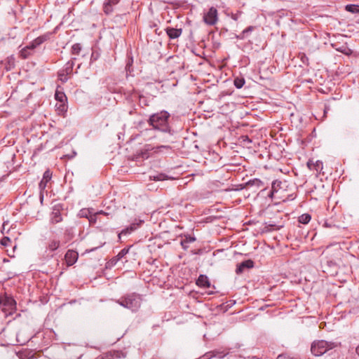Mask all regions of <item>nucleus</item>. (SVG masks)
Wrapping results in <instances>:
<instances>
[{
  "label": "nucleus",
  "mask_w": 359,
  "mask_h": 359,
  "mask_svg": "<svg viewBox=\"0 0 359 359\" xmlns=\"http://www.w3.org/2000/svg\"><path fill=\"white\" fill-rule=\"evenodd\" d=\"M61 242L56 238L50 239L47 243L46 249L53 252L57 250L60 246Z\"/></svg>",
  "instance_id": "nucleus-16"
},
{
  "label": "nucleus",
  "mask_w": 359,
  "mask_h": 359,
  "mask_svg": "<svg viewBox=\"0 0 359 359\" xmlns=\"http://www.w3.org/2000/svg\"><path fill=\"white\" fill-rule=\"evenodd\" d=\"M51 36L50 32H47L43 35H41L34 39L32 42L36 46V47L41 45L43 43L46 42V41L49 40Z\"/></svg>",
  "instance_id": "nucleus-20"
},
{
  "label": "nucleus",
  "mask_w": 359,
  "mask_h": 359,
  "mask_svg": "<svg viewBox=\"0 0 359 359\" xmlns=\"http://www.w3.org/2000/svg\"><path fill=\"white\" fill-rule=\"evenodd\" d=\"M101 214H103V215H108L107 213L104 212V211L101 210L100 212H97L96 213H94V214H91L90 215V217H88V221L90 222V224H95L96 222H97V216L99 215H101Z\"/></svg>",
  "instance_id": "nucleus-31"
},
{
  "label": "nucleus",
  "mask_w": 359,
  "mask_h": 359,
  "mask_svg": "<svg viewBox=\"0 0 359 359\" xmlns=\"http://www.w3.org/2000/svg\"><path fill=\"white\" fill-rule=\"evenodd\" d=\"M324 226H327V227H330V225L328 224L327 222H325Z\"/></svg>",
  "instance_id": "nucleus-55"
},
{
  "label": "nucleus",
  "mask_w": 359,
  "mask_h": 359,
  "mask_svg": "<svg viewBox=\"0 0 359 359\" xmlns=\"http://www.w3.org/2000/svg\"><path fill=\"white\" fill-rule=\"evenodd\" d=\"M218 20V13L216 8L212 6L203 15V21L208 25H214Z\"/></svg>",
  "instance_id": "nucleus-6"
},
{
  "label": "nucleus",
  "mask_w": 359,
  "mask_h": 359,
  "mask_svg": "<svg viewBox=\"0 0 359 359\" xmlns=\"http://www.w3.org/2000/svg\"><path fill=\"white\" fill-rule=\"evenodd\" d=\"M140 104L142 107H144V106L148 105L147 101L144 97H143V96L140 97Z\"/></svg>",
  "instance_id": "nucleus-44"
},
{
  "label": "nucleus",
  "mask_w": 359,
  "mask_h": 359,
  "mask_svg": "<svg viewBox=\"0 0 359 359\" xmlns=\"http://www.w3.org/2000/svg\"><path fill=\"white\" fill-rule=\"evenodd\" d=\"M355 353L359 356V345L355 348Z\"/></svg>",
  "instance_id": "nucleus-54"
},
{
  "label": "nucleus",
  "mask_w": 359,
  "mask_h": 359,
  "mask_svg": "<svg viewBox=\"0 0 359 359\" xmlns=\"http://www.w3.org/2000/svg\"><path fill=\"white\" fill-rule=\"evenodd\" d=\"M46 184H47V182H46V181H44V180H41V181L39 183V187L41 189H44L46 187Z\"/></svg>",
  "instance_id": "nucleus-49"
},
{
  "label": "nucleus",
  "mask_w": 359,
  "mask_h": 359,
  "mask_svg": "<svg viewBox=\"0 0 359 359\" xmlns=\"http://www.w3.org/2000/svg\"><path fill=\"white\" fill-rule=\"evenodd\" d=\"M132 247V245H130L127 248H124L123 249H122L119 252L118 254L116 255L117 256V259H118L119 260H121V259H123V257H125V256L128 253L130 248Z\"/></svg>",
  "instance_id": "nucleus-32"
},
{
  "label": "nucleus",
  "mask_w": 359,
  "mask_h": 359,
  "mask_svg": "<svg viewBox=\"0 0 359 359\" xmlns=\"http://www.w3.org/2000/svg\"><path fill=\"white\" fill-rule=\"evenodd\" d=\"M0 243L1 245L6 247L10 245V244L11 243V240L9 237L4 236L1 239Z\"/></svg>",
  "instance_id": "nucleus-38"
},
{
  "label": "nucleus",
  "mask_w": 359,
  "mask_h": 359,
  "mask_svg": "<svg viewBox=\"0 0 359 359\" xmlns=\"http://www.w3.org/2000/svg\"><path fill=\"white\" fill-rule=\"evenodd\" d=\"M255 29V27L254 26H249L247 28H245L243 32L248 36L249 34H250L252 31H254Z\"/></svg>",
  "instance_id": "nucleus-43"
},
{
  "label": "nucleus",
  "mask_w": 359,
  "mask_h": 359,
  "mask_svg": "<svg viewBox=\"0 0 359 359\" xmlns=\"http://www.w3.org/2000/svg\"><path fill=\"white\" fill-rule=\"evenodd\" d=\"M337 343L325 340H315L311 346V352L315 356H321L337 346Z\"/></svg>",
  "instance_id": "nucleus-3"
},
{
  "label": "nucleus",
  "mask_w": 359,
  "mask_h": 359,
  "mask_svg": "<svg viewBox=\"0 0 359 359\" xmlns=\"http://www.w3.org/2000/svg\"><path fill=\"white\" fill-rule=\"evenodd\" d=\"M156 131H157V129H154L153 127H151L150 128H145L140 131V135L144 137H148V140H151L156 137L154 135Z\"/></svg>",
  "instance_id": "nucleus-21"
},
{
  "label": "nucleus",
  "mask_w": 359,
  "mask_h": 359,
  "mask_svg": "<svg viewBox=\"0 0 359 359\" xmlns=\"http://www.w3.org/2000/svg\"><path fill=\"white\" fill-rule=\"evenodd\" d=\"M74 237V228L73 227H67L65 230L62 242L64 243H67V242L72 240Z\"/></svg>",
  "instance_id": "nucleus-19"
},
{
  "label": "nucleus",
  "mask_w": 359,
  "mask_h": 359,
  "mask_svg": "<svg viewBox=\"0 0 359 359\" xmlns=\"http://www.w3.org/2000/svg\"><path fill=\"white\" fill-rule=\"evenodd\" d=\"M144 126V121H140L138 123V125H137L139 128H143Z\"/></svg>",
  "instance_id": "nucleus-52"
},
{
  "label": "nucleus",
  "mask_w": 359,
  "mask_h": 359,
  "mask_svg": "<svg viewBox=\"0 0 359 359\" xmlns=\"http://www.w3.org/2000/svg\"><path fill=\"white\" fill-rule=\"evenodd\" d=\"M0 309L6 316L12 315L16 311V302L6 294L0 296Z\"/></svg>",
  "instance_id": "nucleus-5"
},
{
  "label": "nucleus",
  "mask_w": 359,
  "mask_h": 359,
  "mask_svg": "<svg viewBox=\"0 0 359 359\" xmlns=\"http://www.w3.org/2000/svg\"><path fill=\"white\" fill-rule=\"evenodd\" d=\"M228 354L227 351L221 350H212L207 352L203 357L205 359H210L212 358H223Z\"/></svg>",
  "instance_id": "nucleus-10"
},
{
  "label": "nucleus",
  "mask_w": 359,
  "mask_h": 359,
  "mask_svg": "<svg viewBox=\"0 0 359 359\" xmlns=\"http://www.w3.org/2000/svg\"><path fill=\"white\" fill-rule=\"evenodd\" d=\"M133 231L130 230L129 227H126L125 229H123L118 234V239L120 240L121 238V236L123 235V236H126V235H128V234H130Z\"/></svg>",
  "instance_id": "nucleus-41"
},
{
  "label": "nucleus",
  "mask_w": 359,
  "mask_h": 359,
  "mask_svg": "<svg viewBox=\"0 0 359 359\" xmlns=\"http://www.w3.org/2000/svg\"><path fill=\"white\" fill-rule=\"evenodd\" d=\"M15 58L13 55L8 56L6 60L5 68L7 71L11 70L15 67Z\"/></svg>",
  "instance_id": "nucleus-22"
},
{
  "label": "nucleus",
  "mask_w": 359,
  "mask_h": 359,
  "mask_svg": "<svg viewBox=\"0 0 359 359\" xmlns=\"http://www.w3.org/2000/svg\"><path fill=\"white\" fill-rule=\"evenodd\" d=\"M118 261L119 259H117V256H115L107 262V264H109L110 266H114L117 264Z\"/></svg>",
  "instance_id": "nucleus-42"
},
{
  "label": "nucleus",
  "mask_w": 359,
  "mask_h": 359,
  "mask_svg": "<svg viewBox=\"0 0 359 359\" xmlns=\"http://www.w3.org/2000/svg\"><path fill=\"white\" fill-rule=\"evenodd\" d=\"M247 37V36L242 32L239 34H235V38L237 39L243 40L245 39Z\"/></svg>",
  "instance_id": "nucleus-46"
},
{
  "label": "nucleus",
  "mask_w": 359,
  "mask_h": 359,
  "mask_svg": "<svg viewBox=\"0 0 359 359\" xmlns=\"http://www.w3.org/2000/svg\"><path fill=\"white\" fill-rule=\"evenodd\" d=\"M245 83V80L242 76H237L233 80V84L238 89H241Z\"/></svg>",
  "instance_id": "nucleus-26"
},
{
  "label": "nucleus",
  "mask_w": 359,
  "mask_h": 359,
  "mask_svg": "<svg viewBox=\"0 0 359 359\" xmlns=\"http://www.w3.org/2000/svg\"><path fill=\"white\" fill-rule=\"evenodd\" d=\"M120 0H105L103 4V11L106 15H110L114 11L113 6L116 5Z\"/></svg>",
  "instance_id": "nucleus-11"
},
{
  "label": "nucleus",
  "mask_w": 359,
  "mask_h": 359,
  "mask_svg": "<svg viewBox=\"0 0 359 359\" xmlns=\"http://www.w3.org/2000/svg\"><path fill=\"white\" fill-rule=\"evenodd\" d=\"M57 76H58V79L62 83H65L66 82H67V81L69 79L70 76L66 75L63 72H62L61 70H60L58 72H57Z\"/></svg>",
  "instance_id": "nucleus-33"
},
{
  "label": "nucleus",
  "mask_w": 359,
  "mask_h": 359,
  "mask_svg": "<svg viewBox=\"0 0 359 359\" xmlns=\"http://www.w3.org/2000/svg\"><path fill=\"white\" fill-rule=\"evenodd\" d=\"M51 177L52 172L49 170H47L44 172L42 180H44L46 182H48L49 180H50Z\"/></svg>",
  "instance_id": "nucleus-39"
},
{
  "label": "nucleus",
  "mask_w": 359,
  "mask_h": 359,
  "mask_svg": "<svg viewBox=\"0 0 359 359\" xmlns=\"http://www.w3.org/2000/svg\"><path fill=\"white\" fill-rule=\"evenodd\" d=\"M81 50V45L79 43H74L72 46L71 53L73 55H79Z\"/></svg>",
  "instance_id": "nucleus-34"
},
{
  "label": "nucleus",
  "mask_w": 359,
  "mask_h": 359,
  "mask_svg": "<svg viewBox=\"0 0 359 359\" xmlns=\"http://www.w3.org/2000/svg\"><path fill=\"white\" fill-rule=\"evenodd\" d=\"M227 32H228V29L226 28H222L220 32H219V34L220 35L224 34Z\"/></svg>",
  "instance_id": "nucleus-51"
},
{
  "label": "nucleus",
  "mask_w": 359,
  "mask_h": 359,
  "mask_svg": "<svg viewBox=\"0 0 359 359\" xmlns=\"http://www.w3.org/2000/svg\"><path fill=\"white\" fill-rule=\"evenodd\" d=\"M142 223H143V221L140 220L139 222H137V223H132L128 227H129L130 230L133 232L134 231H135L137 229V227L140 226V225Z\"/></svg>",
  "instance_id": "nucleus-40"
},
{
  "label": "nucleus",
  "mask_w": 359,
  "mask_h": 359,
  "mask_svg": "<svg viewBox=\"0 0 359 359\" xmlns=\"http://www.w3.org/2000/svg\"><path fill=\"white\" fill-rule=\"evenodd\" d=\"M92 213L90 211V210H88V209H82V210H81L79 211V215L80 216V217H83V218L88 219V217H90V215Z\"/></svg>",
  "instance_id": "nucleus-36"
},
{
  "label": "nucleus",
  "mask_w": 359,
  "mask_h": 359,
  "mask_svg": "<svg viewBox=\"0 0 359 359\" xmlns=\"http://www.w3.org/2000/svg\"><path fill=\"white\" fill-rule=\"evenodd\" d=\"M55 98L59 103H66L67 100L66 95L59 90L55 91Z\"/></svg>",
  "instance_id": "nucleus-25"
},
{
  "label": "nucleus",
  "mask_w": 359,
  "mask_h": 359,
  "mask_svg": "<svg viewBox=\"0 0 359 359\" xmlns=\"http://www.w3.org/2000/svg\"><path fill=\"white\" fill-rule=\"evenodd\" d=\"M282 182L280 180H276L271 183V189L269 191L267 196L270 198H273L274 193L277 192L281 187Z\"/></svg>",
  "instance_id": "nucleus-18"
},
{
  "label": "nucleus",
  "mask_w": 359,
  "mask_h": 359,
  "mask_svg": "<svg viewBox=\"0 0 359 359\" xmlns=\"http://www.w3.org/2000/svg\"><path fill=\"white\" fill-rule=\"evenodd\" d=\"M345 9L351 13H359V5L348 4L345 6Z\"/></svg>",
  "instance_id": "nucleus-28"
},
{
  "label": "nucleus",
  "mask_w": 359,
  "mask_h": 359,
  "mask_svg": "<svg viewBox=\"0 0 359 359\" xmlns=\"http://www.w3.org/2000/svg\"><path fill=\"white\" fill-rule=\"evenodd\" d=\"M57 107V110L59 111V113L65 112L67 110V105L66 103H59L55 105Z\"/></svg>",
  "instance_id": "nucleus-37"
},
{
  "label": "nucleus",
  "mask_w": 359,
  "mask_h": 359,
  "mask_svg": "<svg viewBox=\"0 0 359 359\" xmlns=\"http://www.w3.org/2000/svg\"><path fill=\"white\" fill-rule=\"evenodd\" d=\"M283 356L282 355H279L278 357H277V359H283Z\"/></svg>",
  "instance_id": "nucleus-57"
},
{
  "label": "nucleus",
  "mask_w": 359,
  "mask_h": 359,
  "mask_svg": "<svg viewBox=\"0 0 359 359\" xmlns=\"http://www.w3.org/2000/svg\"><path fill=\"white\" fill-rule=\"evenodd\" d=\"M248 188L247 185H245V183L240 184L236 185V188L234 189L236 191H241L244 189Z\"/></svg>",
  "instance_id": "nucleus-45"
},
{
  "label": "nucleus",
  "mask_w": 359,
  "mask_h": 359,
  "mask_svg": "<svg viewBox=\"0 0 359 359\" xmlns=\"http://www.w3.org/2000/svg\"><path fill=\"white\" fill-rule=\"evenodd\" d=\"M332 46L337 51L340 52L346 55H350L353 53L352 50L350 49L346 43L341 45L339 43H332Z\"/></svg>",
  "instance_id": "nucleus-13"
},
{
  "label": "nucleus",
  "mask_w": 359,
  "mask_h": 359,
  "mask_svg": "<svg viewBox=\"0 0 359 359\" xmlns=\"http://www.w3.org/2000/svg\"><path fill=\"white\" fill-rule=\"evenodd\" d=\"M170 113L162 110L151 114L147 123L154 129H157V131L168 134L169 137H173L176 134V130L170 126Z\"/></svg>",
  "instance_id": "nucleus-1"
},
{
  "label": "nucleus",
  "mask_w": 359,
  "mask_h": 359,
  "mask_svg": "<svg viewBox=\"0 0 359 359\" xmlns=\"http://www.w3.org/2000/svg\"><path fill=\"white\" fill-rule=\"evenodd\" d=\"M61 209V205H55L53 207L50 217V222L52 224H57L62 221V217L60 212Z\"/></svg>",
  "instance_id": "nucleus-9"
},
{
  "label": "nucleus",
  "mask_w": 359,
  "mask_h": 359,
  "mask_svg": "<svg viewBox=\"0 0 359 359\" xmlns=\"http://www.w3.org/2000/svg\"><path fill=\"white\" fill-rule=\"evenodd\" d=\"M195 241L196 238L194 236L190 235L185 236L184 239L181 241V245L183 249L187 250L189 248L188 244Z\"/></svg>",
  "instance_id": "nucleus-24"
},
{
  "label": "nucleus",
  "mask_w": 359,
  "mask_h": 359,
  "mask_svg": "<svg viewBox=\"0 0 359 359\" xmlns=\"http://www.w3.org/2000/svg\"><path fill=\"white\" fill-rule=\"evenodd\" d=\"M76 155V152H74V155H72V156H70L69 158H72L74 156Z\"/></svg>",
  "instance_id": "nucleus-58"
},
{
  "label": "nucleus",
  "mask_w": 359,
  "mask_h": 359,
  "mask_svg": "<svg viewBox=\"0 0 359 359\" xmlns=\"http://www.w3.org/2000/svg\"><path fill=\"white\" fill-rule=\"evenodd\" d=\"M306 165L309 170H314L316 172L321 171L323 168V162L319 160L316 161V162H313V160L309 159L307 161Z\"/></svg>",
  "instance_id": "nucleus-14"
},
{
  "label": "nucleus",
  "mask_w": 359,
  "mask_h": 359,
  "mask_svg": "<svg viewBox=\"0 0 359 359\" xmlns=\"http://www.w3.org/2000/svg\"><path fill=\"white\" fill-rule=\"evenodd\" d=\"M163 142H173L174 141H173V140H163Z\"/></svg>",
  "instance_id": "nucleus-56"
},
{
  "label": "nucleus",
  "mask_w": 359,
  "mask_h": 359,
  "mask_svg": "<svg viewBox=\"0 0 359 359\" xmlns=\"http://www.w3.org/2000/svg\"><path fill=\"white\" fill-rule=\"evenodd\" d=\"M37 48L36 46L31 41L27 46V48L29 49V50H31V51H34V50Z\"/></svg>",
  "instance_id": "nucleus-47"
},
{
  "label": "nucleus",
  "mask_w": 359,
  "mask_h": 359,
  "mask_svg": "<svg viewBox=\"0 0 359 359\" xmlns=\"http://www.w3.org/2000/svg\"><path fill=\"white\" fill-rule=\"evenodd\" d=\"M329 110H330V107L327 106V105H325V107H324V109H323L324 114H325L327 112V111H329Z\"/></svg>",
  "instance_id": "nucleus-53"
},
{
  "label": "nucleus",
  "mask_w": 359,
  "mask_h": 359,
  "mask_svg": "<svg viewBox=\"0 0 359 359\" xmlns=\"http://www.w3.org/2000/svg\"><path fill=\"white\" fill-rule=\"evenodd\" d=\"M196 283L198 287L203 288H209L211 286L208 277L203 274H201L198 276Z\"/></svg>",
  "instance_id": "nucleus-12"
},
{
  "label": "nucleus",
  "mask_w": 359,
  "mask_h": 359,
  "mask_svg": "<svg viewBox=\"0 0 359 359\" xmlns=\"http://www.w3.org/2000/svg\"><path fill=\"white\" fill-rule=\"evenodd\" d=\"M254 262L252 259L245 260L237 264L236 273L240 275L244 272L245 269H250L254 267Z\"/></svg>",
  "instance_id": "nucleus-8"
},
{
  "label": "nucleus",
  "mask_w": 359,
  "mask_h": 359,
  "mask_svg": "<svg viewBox=\"0 0 359 359\" xmlns=\"http://www.w3.org/2000/svg\"><path fill=\"white\" fill-rule=\"evenodd\" d=\"M76 58H72L69 60L60 70L63 72L66 75L71 76L73 72V67L74 66V60Z\"/></svg>",
  "instance_id": "nucleus-17"
},
{
  "label": "nucleus",
  "mask_w": 359,
  "mask_h": 359,
  "mask_svg": "<svg viewBox=\"0 0 359 359\" xmlns=\"http://www.w3.org/2000/svg\"><path fill=\"white\" fill-rule=\"evenodd\" d=\"M116 302L133 312H136L141 306L142 298L139 294L130 293L121 297Z\"/></svg>",
  "instance_id": "nucleus-2"
},
{
  "label": "nucleus",
  "mask_w": 359,
  "mask_h": 359,
  "mask_svg": "<svg viewBox=\"0 0 359 359\" xmlns=\"http://www.w3.org/2000/svg\"><path fill=\"white\" fill-rule=\"evenodd\" d=\"M245 185L248 187H255L257 188L263 187L264 182L259 179L255 178L245 182Z\"/></svg>",
  "instance_id": "nucleus-23"
},
{
  "label": "nucleus",
  "mask_w": 359,
  "mask_h": 359,
  "mask_svg": "<svg viewBox=\"0 0 359 359\" xmlns=\"http://www.w3.org/2000/svg\"><path fill=\"white\" fill-rule=\"evenodd\" d=\"M162 149H171V147L169 145H160L154 147L151 144H145L144 147L137 151L135 154L133 155V159L138 161L140 159H147L150 157L151 151L154 153H159Z\"/></svg>",
  "instance_id": "nucleus-4"
},
{
  "label": "nucleus",
  "mask_w": 359,
  "mask_h": 359,
  "mask_svg": "<svg viewBox=\"0 0 359 359\" xmlns=\"http://www.w3.org/2000/svg\"><path fill=\"white\" fill-rule=\"evenodd\" d=\"M79 253L73 250H68L65 255V259L68 266L74 265L78 260Z\"/></svg>",
  "instance_id": "nucleus-7"
},
{
  "label": "nucleus",
  "mask_w": 359,
  "mask_h": 359,
  "mask_svg": "<svg viewBox=\"0 0 359 359\" xmlns=\"http://www.w3.org/2000/svg\"><path fill=\"white\" fill-rule=\"evenodd\" d=\"M298 57L300 59V60L302 61V62L304 65H305L306 66L309 65V57L306 56V55L304 53H299Z\"/></svg>",
  "instance_id": "nucleus-35"
},
{
  "label": "nucleus",
  "mask_w": 359,
  "mask_h": 359,
  "mask_svg": "<svg viewBox=\"0 0 359 359\" xmlns=\"http://www.w3.org/2000/svg\"><path fill=\"white\" fill-rule=\"evenodd\" d=\"M95 249V248H93V249H91L90 250H89V252H92V251H93Z\"/></svg>",
  "instance_id": "nucleus-59"
},
{
  "label": "nucleus",
  "mask_w": 359,
  "mask_h": 359,
  "mask_svg": "<svg viewBox=\"0 0 359 359\" xmlns=\"http://www.w3.org/2000/svg\"><path fill=\"white\" fill-rule=\"evenodd\" d=\"M241 15V12H238V13H235V14H233H233L231 15V18H232L233 20H236H236H238V18H239V17H240V15Z\"/></svg>",
  "instance_id": "nucleus-48"
},
{
  "label": "nucleus",
  "mask_w": 359,
  "mask_h": 359,
  "mask_svg": "<svg viewBox=\"0 0 359 359\" xmlns=\"http://www.w3.org/2000/svg\"><path fill=\"white\" fill-rule=\"evenodd\" d=\"M33 54V52L31 51V50H29L27 48V46L25 47H24L19 53V55H20V57L22 58V59H27L28 58L30 55H32Z\"/></svg>",
  "instance_id": "nucleus-27"
},
{
  "label": "nucleus",
  "mask_w": 359,
  "mask_h": 359,
  "mask_svg": "<svg viewBox=\"0 0 359 359\" xmlns=\"http://www.w3.org/2000/svg\"><path fill=\"white\" fill-rule=\"evenodd\" d=\"M311 216L308 213H305L299 217L298 221L301 224H306L311 221Z\"/></svg>",
  "instance_id": "nucleus-29"
},
{
  "label": "nucleus",
  "mask_w": 359,
  "mask_h": 359,
  "mask_svg": "<svg viewBox=\"0 0 359 359\" xmlns=\"http://www.w3.org/2000/svg\"><path fill=\"white\" fill-rule=\"evenodd\" d=\"M150 178L155 181H163L170 179V177L164 173H158L154 176H151Z\"/></svg>",
  "instance_id": "nucleus-30"
},
{
  "label": "nucleus",
  "mask_w": 359,
  "mask_h": 359,
  "mask_svg": "<svg viewBox=\"0 0 359 359\" xmlns=\"http://www.w3.org/2000/svg\"><path fill=\"white\" fill-rule=\"evenodd\" d=\"M133 62V58H131V59H130V62H128V63L126 65V70H127V71H130V66L132 65Z\"/></svg>",
  "instance_id": "nucleus-50"
},
{
  "label": "nucleus",
  "mask_w": 359,
  "mask_h": 359,
  "mask_svg": "<svg viewBox=\"0 0 359 359\" xmlns=\"http://www.w3.org/2000/svg\"><path fill=\"white\" fill-rule=\"evenodd\" d=\"M165 32L170 39H175L182 34V29L168 27L165 29Z\"/></svg>",
  "instance_id": "nucleus-15"
}]
</instances>
